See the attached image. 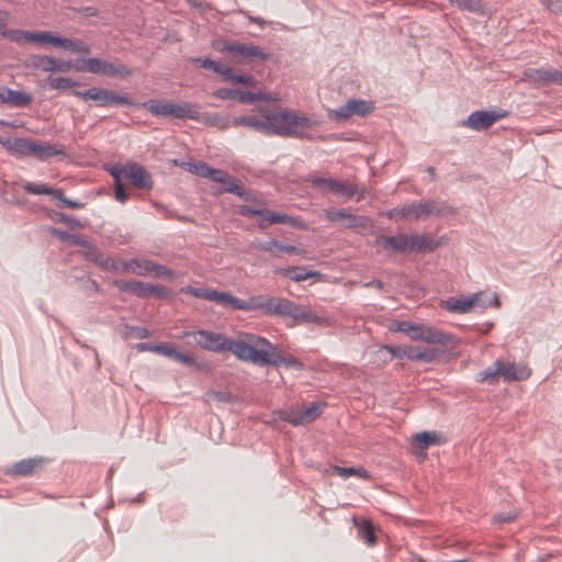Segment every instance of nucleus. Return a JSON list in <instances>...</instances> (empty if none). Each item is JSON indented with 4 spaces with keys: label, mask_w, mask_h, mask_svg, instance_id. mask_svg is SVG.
<instances>
[{
    "label": "nucleus",
    "mask_w": 562,
    "mask_h": 562,
    "mask_svg": "<svg viewBox=\"0 0 562 562\" xmlns=\"http://www.w3.org/2000/svg\"><path fill=\"white\" fill-rule=\"evenodd\" d=\"M191 335L194 337L198 346L207 351H231L238 359L249 361L260 367L291 364L277 346L255 334L241 333L236 339H231L221 333L200 329L194 333L183 331L180 338H186Z\"/></svg>",
    "instance_id": "nucleus-1"
},
{
    "label": "nucleus",
    "mask_w": 562,
    "mask_h": 562,
    "mask_svg": "<svg viewBox=\"0 0 562 562\" xmlns=\"http://www.w3.org/2000/svg\"><path fill=\"white\" fill-rule=\"evenodd\" d=\"M258 115H240L232 120V126H245L265 135L313 139L306 130L318 124L316 120L292 109L280 111L257 105Z\"/></svg>",
    "instance_id": "nucleus-2"
},
{
    "label": "nucleus",
    "mask_w": 562,
    "mask_h": 562,
    "mask_svg": "<svg viewBox=\"0 0 562 562\" xmlns=\"http://www.w3.org/2000/svg\"><path fill=\"white\" fill-rule=\"evenodd\" d=\"M454 209L440 199L412 202L400 207L389 210V218L415 222L426 220L430 216L440 217L446 214H453Z\"/></svg>",
    "instance_id": "nucleus-3"
},
{
    "label": "nucleus",
    "mask_w": 562,
    "mask_h": 562,
    "mask_svg": "<svg viewBox=\"0 0 562 562\" xmlns=\"http://www.w3.org/2000/svg\"><path fill=\"white\" fill-rule=\"evenodd\" d=\"M389 330L403 333L413 340L448 346L453 342V336L436 327L415 324L407 321H389Z\"/></svg>",
    "instance_id": "nucleus-4"
},
{
    "label": "nucleus",
    "mask_w": 562,
    "mask_h": 562,
    "mask_svg": "<svg viewBox=\"0 0 562 562\" xmlns=\"http://www.w3.org/2000/svg\"><path fill=\"white\" fill-rule=\"evenodd\" d=\"M72 94L85 101L91 100L97 106L126 105L135 106L136 102L128 93L120 94L115 90L91 87L87 90H72Z\"/></svg>",
    "instance_id": "nucleus-5"
},
{
    "label": "nucleus",
    "mask_w": 562,
    "mask_h": 562,
    "mask_svg": "<svg viewBox=\"0 0 562 562\" xmlns=\"http://www.w3.org/2000/svg\"><path fill=\"white\" fill-rule=\"evenodd\" d=\"M144 105L155 116H170L173 119H188L193 121H200L201 119L200 105L195 103H162L149 100Z\"/></svg>",
    "instance_id": "nucleus-6"
},
{
    "label": "nucleus",
    "mask_w": 562,
    "mask_h": 562,
    "mask_svg": "<svg viewBox=\"0 0 562 562\" xmlns=\"http://www.w3.org/2000/svg\"><path fill=\"white\" fill-rule=\"evenodd\" d=\"M374 105L371 101L361 99H349L344 105L328 111L329 120L336 123H342L352 116L364 117L371 114Z\"/></svg>",
    "instance_id": "nucleus-7"
},
{
    "label": "nucleus",
    "mask_w": 562,
    "mask_h": 562,
    "mask_svg": "<svg viewBox=\"0 0 562 562\" xmlns=\"http://www.w3.org/2000/svg\"><path fill=\"white\" fill-rule=\"evenodd\" d=\"M16 42L23 41L32 43L40 48H46L48 45L60 47L70 53L89 54L90 49L87 44L81 41H75L70 37H11Z\"/></svg>",
    "instance_id": "nucleus-8"
},
{
    "label": "nucleus",
    "mask_w": 562,
    "mask_h": 562,
    "mask_svg": "<svg viewBox=\"0 0 562 562\" xmlns=\"http://www.w3.org/2000/svg\"><path fill=\"white\" fill-rule=\"evenodd\" d=\"M85 69L91 74L110 78H126L132 75V70L123 64L109 63L95 57L85 60Z\"/></svg>",
    "instance_id": "nucleus-9"
},
{
    "label": "nucleus",
    "mask_w": 562,
    "mask_h": 562,
    "mask_svg": "<svg viewBox=\"0 0 562 562\" xmlns=\"http://www.w3.org/2000/svg\"><path fill=\"white\" fill-rule=\"evenodd\" d=\"M312 187L345 196L347 199L357 198V201H359L361 198L359 188L357 186L349 184L334 178L315 177L312 179Z\"/></svg>",
    "instance_id": "nucleus-10"
},
{
    "label": "nucleus",
    "mask_w": 562,
    "mask_h": 562,
    "mask_svg": "<svg viewBox=\"0 0 562 562\" xmlns=\"http://www.w3.org/2000/svg\"><path fill=\"white\" fill-rule=\"evenodd\" d=\"M508 114L505 110L474 111L467 120L462 122V126L476 132L485 131L495 124L498 120L506 117Z\"/></svg>",
    "instance_id": "nucleus-11"
},
{
    "label": "nucleus",
    "mask_w": 562,
    "mask_h": 562,
    "mask_svg": "<svg viewBox=\"0 0 562 562\" xmlns=\"http://www.w3.org/2000/svg\"><path fill=\"white\" fill-rule=\"evenodd\" d=\"M524 80L540 86H562V71L552 67L527 68L524 71Z\"/></svg>",
    "instance_id": "nucleus-12"
},
{
    "label": "nucleus",
    "mask_w": 562,
    "mask_h": 562,
    "mask_svg": "<svg viewBox=\"0 0 562 562\" xmlns=\"http://www.w3.org/2000/svg\"><path fill=\"white\" fill-rule=\"evenodd\" d=\"M221 49L229 52L232 56L238 60H266L268 58V54H266L259 46L247 45L238 42L225 44Z\"/></svg>",
    "instance_id": "nucleus-13"
},
{
    "label": "nucleus",
    "mask_w": 562,
    "mask_h": 562,
    "mask_svg": "<svg viewBox=\"0 0 562 562\" xmlns=\"http://www.w3.org/2000/svg\"><path fill=\"white\" fill-rule=\"evenodd\" d=\"M443 306L447 311L457 314H465L473 307H481L485 310L487 305L482 301V293H475L468 297L449 299L443 302Z\"/></svg>",
    "instance_id": "nucleus-14"
},
{
    "label": "nucleus",
    "mask_w": 562,
    "mask_h": 562,
    "mask_svg": "<svg viewBox=\"0 0 562 562\" xmlns=\"http://www.w3.org/2000/svg\"><path fill=\"white\" fill-rule=\"evenodd\" d=\"M259 217L260 221L258 223V227L262 231L272 224H289L295 228L305 227L304 223L300 218L286 214H280L268 209H262Z\"/></svg>",
    "instance_id": "nucleus-15"
},
{
    "label": "nucleus",
    "mask_w": 562,
    "mask_h": 562,
    "mask_svg": "<svg viewBox=\"0 0 562 562\" xmlns=\"http://www.w3.org/2000/svg\"><path fill=\"white\" fill-rule=\"evenodd\" d=\"M125 178L138 189L150 190L154 184L150 173L137 162L127 164Z\"/></svg>",
    "instance_id": "nucleus-16"
},
{
    "label": "nucleus",
    "mask_w": 562,
    "mask_h": 562,
    "mask_svg": "<svg viewBox=\"0 0 562 562\" xmlns=\"http://www.w3.org/2000/svg\"><path fill=\"white\" fill-rule=\"evenodd\" d=\"M501 378L504 381H522L530 376L531 370L521 363L498 360Z\"/></svg>",
    "instance_id": "nucleus-17"
},
{
    "label": "nucleus",
    "mask_w": 562,
    "mask_h": 562,
    "mask_svg": "<svg viewBox=\"0 0 562 562\" xmlns=\"http://www.w3.org/2000/svg\"><path fill=\"white\" fill-rule=\"evenodd\" d=\"M0 102L14 108H26L32 103V95L27 92L0 86Z\"/></svg>",
    "instance_id": "nucleus-18"
},
{
    "label": "nucleus",
    "mask_w": 562,
    "mask_h": 562,
    "mask_svg": "<svg viewBox=\"0 0 562 562\" xmlns=\"http://www.w3.org/2000/svg\"><path fill=\"white\" fill-rule=\"evenodd\" d=\"M31 156L37 158L38 160H47L54 156H66L65 147L58 144H49V143H37L33 140L31 148Z\"/></svg>",
    "instance_id": "nucleus-19"
},
{
    "label": "nucleus",
    "mask_w": 562,
    "mask_h": 562,
    "mask_svg": "<svg viewBox=\"0 0 562 562\" xmlns=\"http://www.w3.org/2000/svg\"><path fill=\"white\" fill-rule=\"evenodd\" d=\"M296 312H299V304L292 302L289 299L272 297L271 307L268 311V315H277L280 317H290L294 319Z\"/></svg>",
    "instance_id": "nucleus-20"
},
{
    "label": "nucleus",
    "mask_w": 562,
    "mask_h": 562,
    "mask_svg": "<svg viewBox=\"0 0 562 562\" xmlns=\"http://www.w3.org/2000/svg\"><path fill=\"white\" fill-rule=\"evenodd\" d=\"M213 95L221 100H236L241 104H254L255 94L252 91H243L239 89L220 88L213 92Z\"/></svg>",
    "instance_id": "nucleus-21"
},
{
    "label": "nucleus",
    "mask_w": 562,
    "mask_h": 562,
    "mask_svg": "<svg viewBox=\"0 0 562 562\" xmlns=\"http://www.w3.org/2000/svg\"><path fill=\"white\" fill-rule=\"evenodd\" d=\"M441 245L440 240L435 239L429 234H412L413 252H431Z\"/></svg>",
    "instance_id": "nucleus-22"
},
{
    "label": "nucleus",
    "mask_w": 562,
    "mask_h": 562,
    "mask_svg": "<svg viewBox=\"0 0 562 562\" xmlns=\"http://www.w3.org/2000/svg\"><path fill=\"white\" fill-rule=\"evenodd\" d=\"M114 284L120 291L133 293L140 299L149 297V283H145L138 280H116Z\"/></svg>",
    "instance_id": "nucleus-23"
},
{
    "label": "nucleus",
    "mask_w": 562,
    "mask_h": 562,
    "mask_svg": "<svg viewBox=\"0 0 562 562\" xmlns=\"http://www.w3.org/2000/svg\"><path fill=\"white\" fill-rule=\"evenodd\" d=\"M43 459L41 458H31L23 459L16 463H14L9 473L15 476H29L34 473V471L42 465Z\"/></svg>",
    "instance_id": "nucleus-24"
},
{
    "label": "nucleus",
    "mask_w": 562,
    "mask_h": 562,
    "mask_svg": "<svg viewBox=\"0 0 562 562\" xmlns=\"http://www.w3.org/2000/svg\"><path fill=\"white\" fill-rule=\"evenodd\" d=\"M294 321L297 323L315 324L318 326L330 325V321L328 317L321 316L316 314L314 311L306 308L305 306L302 305H299V312H296Z\"/></svg>",
    "instance_id": "nucleus-25"
},
{
    "label": "nucleus",
    "mask_w": 562,
    "mask_h": 562,
    "mask_svg": "<svg viewBox=\"0 0 562 562\" xmlns=\"http://www.w3.org/2000/svg\"><path fill=\"white\" fill-rule=\"evenodd\" d=\"M272 297H266L262 295L250 296L248 300L240 301L239 311H254L260 310L265 315H268V311L271 307Z\"/></svg>",
    "instance_id": "nucleus-26"
},
{
    "label": "nucleus",
    "mask_w": 562,
    "mask_h": 562,
    "mask_svg": "<svg viewBox=\"0 0 562 562\" xmlns=\"http://www.w3.org/2000/svg\"><path fill=\"white\" fill-rule=\"evenodd\" d=\"M451 4L456 5L461 11L484 15L488 13L486 4L482 0H449Z\"/></svg>",
    "instance_id": "nucleus-27"
},
{
    "label": "nucleus",
    "mask_w": 562,
    "mask_h": 562,
    "mask_svg": "<svg viewBox=\"0 0 562 562\" xmlns=\"http://www.w3.org/2000/svg\"><path fill=\"white\" fill-rule=\"evenodd\" d=\"M412 244V234H398L395 236H389V248L401 252V254H412L413 246Z\"/></svg>",
    "instance_id": "nucleus-28"
},
{
    "label": "nucleus",
    "mask_w": 562,
    "mask_h": 562,
    "mask_svg": "<svg viewBox=\"0 0 562 562\" xmlns=\"http://www.w3.org/2000/svg\"><path fill=\"white\" fill-rule=\"evenodd\" d=\"M222 77L224 81H229L232 83H240L248 87H254L257 83V80L247 75L236 74L232 68L224 67L222 71Z\"/></svg>",
    "instance_id": "nucleus-29"
},
{
    "label": "nucleus",
    "mask_w": 562,
    "mask_h": 562,
    "mask_svg": "<svg viewBox=\"0 0 562 562\" xmlns=\"http://www.w3.org/2000/svg\"><path fill=\"white\" fill-rule=\"evenodd\" d=\"M40 65L45 71H68L72 67L70 61H63L50 56L40 57Z\"/></svg>",
    "instance_id": "nucleus-30"
},
{
    "label": "nucleus",
    "mask_w": 562,
    "mask_h": 562,
    "mask_svg": "<svg viewBox=\"0 0 562 562\" xmlns=\"http://www.w3.org/2000/svg\"><path fill=\"white\" fill-rule=\"evenodd\" d=\"M413 442L419 449H427L440 442V435L436 431H423L413 436Z\"/></svg>",
    "instance_id": "nucleus-31"
},
{
    "label": "nucleus",
    "mask_w": 562,
    "mask_h": 562,
    "mask_svg": "<svg viewBox=\"0 0 562 562\" xmlns=\"http://www.w3.org/2000/svg\"><path fill=\"white\" fill-rule=\"evenodd\" d=\"M501 378L499 362L496 360L492 366L485 368L477 374V381L481 383H487L494 385Z\"/></svg>",
    "instance_id": "nucleus-32"
},
{
    "label": "nucleus",
    "mask_w": 562,
    "mask_h": 562,
    "mask_svg": "<svg viewBox=\"0 0 562 562\" xmlns=\"http://www.w3.org/2000/svg\"><path fill=\"white\" fill-rule=\"evenodd\" d=\"M201 168L202 172L200 177L202 178H206L218 183H226L229 181V175L221 169L211 168L206 162H204V167Z\"/></svg>",
    "instance_id": "nucleus-33"
},
{
    "label": "nucleus",
    "mask_w": 562,
    "mask_h": 562,
    "mask_svg": "<svg viewBox=\"0 0 562 562\" xmlns=\"http://www.w3.org/2000/svg\"><path fill=\"white\" fill-rule=\"evenodd\" d=\"M358 535L369 546H373L376 542L373 525L369 520L362 519L358 527Z\"/></svg>",
    "instance_id": "nucleus-34"
},
{
    "label": "nucleus",
    "mask_w": 562,
    "mask_h": 562,
    "mask_svg": "<svg viewBox=\"0 0 562 562\" xmlns=\"http://www.w3.org/2000/svg\"><path fill=\"white\" fill-rule=\"evenodd\" d=\"M23 189L25 192L30 194H48L53 198L55 196V192L57 191L56 188H52L45 183H34V182H26L23 184Z\"/></svg>",
    "instance_id": "nucleus-35"
},
{
    "label": "nucleus",
    "mask_w": 562,
    "mask_h": 562,
    "mask_svg": "<svg viewBox=\"0 0 562 562\" xmlns=\"http://www.w3.org/2000/svg\"><path fill=\"white\" fill-rule=\"evenodd\" d=\"M200 121H204L206 124L216 126L221 130H226L232 126V121L228 117H223L218 114H202Z\"/></svg>",
    "instance_id": "nucleus-36"
},
{
    "label": "nucleus",
    "mask_w": 562,
    "mask_h": 562,
    "mask_svg": "<svg viewBox=\"0 0 562 562\" xmlns=\"http://www.w3.org/2000/svg\"><path fill=\"white\" fill-rule=\"evenodd\" d=\"M33 139L30 138H15L12 143L11 153L18 156H31Z\"/></svg>",
    "instance_id": "nucleus-37"
},
{
    "label": "nucleus",
    "mask_w": 562,
    "mask_h": 562,
    "mask_svg": "<svg viewBox=\"0 0 562 562\" xmlns=\"http://www.w3.org/2000/svg\"><path fill=\"white\" fill-rule=\"evenodd\" d=\"M331 473L337 474V475L341 476L342 479H348L351 475H358L360 477L368 476V473L363 468H356V467L342 468V467L334 465V467H331Z\"/></svg>",
    "instance_id": "nucleus-38"
},
{
    "label": "nucleus",
    "mask_w": 562,
    "mask_h": 562,
    "mask_svg": "<svg viewBox=\"0 0 562 562\" xmlns=\"http://www.w3.org/2000/svg\"><path fill=\"white\" fill-rule=\"evenodd\" d=\"M284 274L289 277L292 281L301 282L307 280L308 278L317 276L318 273L314 271H305L304 268L293 267L285 269Z\"/></svg>",
    "instance_id": "nucleus-39"
},
{
    "label": "nucleus",
    "mask_w": 562,
    "mask_h": 562,
    "mask_svg": "<svg viewBox=\"0 0 562 562\" xmlns=\"http://www.w3.org/2000/svg\"><path fill=\"white\" fill-rule=\"evenodd\" d=\"M48 86L52 89H69V88L79 87L80 82H78L69 77H56V78L49 79Z\"/></svg>",
    "instance_id": "nucleus-40"
},
{
    "label": "nucleus",
    "mask_w": 562,
    "mask_h": 562,
    "mask_svg": "<svg viewBox=\"0 0 562 562\" xmlns=\"http://www.w3.org/2000/svg\"><path fill=\"white\" fill-rule=\"evenodd\" d=\"M282 419L293 426H304L308 424L307 420H305V416L302 409L286 412L283 414Z\"/></svg>",
    "instance_id": "nucleus-41"
},
{
    "label": "nucleus",
    "mask_w": 562,
    "mask_h": 562,
    "mask_svg": "<svg viewBox=\"0 0 562 562\" xmlns=\"http://www.w3.org/2000/svg\"><path fill=\"white\" fill-rule=\"evenodd\" d=\"M54 199H56L60 202V206L68 207L71 210H79V209L85 207V205H86L82 202L69 200L68 198H66L64 195L61 189H57V191L55 192Z\"/></svg>",
    "instance_id": "nucleus-42"
},
{
    "label": "nucleus",
    "mask_w": 562,
    "mask_h": 562,
    "mask_svg": "<svg viewBox=\"0 0 562 562\" xmlns=\"http://www.w3.org/2000/svg\"><path fill=\"white\" fill-rule=\"evenodd\" d=\"M324 405L321 403L313 402L307 407H305L303 411L305 420H307L308 424L314 422L323 412Z\"/></svg>",
    "instance_id": "nucleus-43"
},
{
    "label": "nucleus",
    "mask_w": 562,
    "mask_h": 562,
    "mask_svg": "<svg viewBox=\"0 0 562 562\" xmlns=\"http://www.w3.org/2000/svg\"><path fill=\"white\" fill-rule=\"evenodd\" d=\"M206 401H216L220 403L233 402V395L228 392L210 390L205 393Z\"/></svg>",
    "instance_id": "nucleus-44"
},
{
    "label": "nucleus",
    "mask_w": 562,
    "mask_h": 562,
    "mask_svg": "<svg viewBox=\"0 0 562 562\" xmlns=\"http://www.w3.org/2000/svg\"><path fill=\"white\" fill-rule=\"evenodd\" d=\"M131 265L142 269L140 271L137 272L139 276L154 273L155 269L157 267V263H155L150 260H138V259H133L131 261Z\"/></svg>",
    "instance_id": "nucleus-45"
},
{
    "label": "nucleus",
    "mask_w": 562,
    "mask_h": 562,
    "mask_svg": "<svg viewBox=\"0 0 562 562\" xmlns=\"http://www.w3.org/2000/svg\"><path fill=\"white\" fill-rule=\"evenodd\" d=\"M195 64H198L201 68L212 70L222 76V71L224 69L223 66H220L216 61L211 58H195L193 59Z\"/></svg>",
    "instance_id": "nucleus-46"
},
{
    "label": "nucleus",
    "mask_w": 562,
    "mask_h": 562,
    "mask_svg": "<svg viewBox=\"0 0 562 562\" xmlns=\"http://www.w3.org/2000/svg\"><path fill=\"white\" fill-rule=\"evenodd\" d=\"M240 301H241V299H239V297H236L226 292H221L217 303L222 304L224 306H232L234 310L239 311Z\"/></svg>",
    "instance_id": "nucleus-47"
},
{
    "label": "nucleus",
    "mask_w": 562,
    "mask_h": 562,
    "mask_svg": "<svg viewBox=\"0 0 562 562\" xmlns=\"http://www.w3.org/2000/svg\"><path fill=\"white\" fill-rule=\"evenodd\" d=\"M85 256L90 261H93V262H95L98 265H101V266L104 265V257H103V255L99 251V249L97 247H94L92 245H90L86 249Z\"/></svg>",
    "instance_id": "nucleus-48"
},
{
    "label": "nucleus",
    "mask_w": 562,
    "mask_h": 562,
    "mask_svg": "<svg viewBox=\"0 0 562 562\" xmlns=\"http://www.w3.org/2000/svg\"><path fill=\"white\" fill-rule=\"evenodd\" d=\"M366 218L363 216H359L356 214H351L348 212L346 220L344 221V227L346 228H356L363 226Z\"/></svg>",
    "instance_id": "nucleus-49"
},
{
    "label": "nucleus",
    "mask_w": 562,
    "mask_h": 562,
    "mask_svg": "<svg viewBox=\"0 0 562 562\" xmlns=\"http://www.w3.org/2000/svg\"><path fill=\"white\" fill-rule=\"evenodd\" d=\"M348 212L346 210H326L325 216L330 222H340L344 225V221L347 217Z\"/></svg>",
    "instance_id": "nucleus-50"
},
{
    "label": "nucleus",
    "mask_w": 562,
    "mask_h": 562,
    "mask_svg": "<svg viewBox=\"0 0 562 562\" xmlns=\"http://www.w3.org/2000/svg\"><path fill=\"white\" fill-rule=\"evenodd\" d=\"M126 169H127V165L126 166L114 165L111 168H109V172L114 179V184L123 182L122 178L126 177Z\"/></svg>",
    "instance_id": "nucleus-51"
},
{
    "label": "nucleus",
    "mask_w": 562,
    "mask_h": 562,
    "mask_svg": "<svg viewBox=\"0 0 562 562\" xmlns=\"http://www.w3.org/2000/svg\"><path fill=\"white\" fill-rule=\"evenodd\" d=\"M171 359H173L177 362H180L182 364H186V366H194L195 364V360L191 355L180 352L177 349H175V352H173V356Z\"/></svg>",
    "instance_id": "nucleus-52"
},
{
    "label": "nucleus",
    "mask_w": 562,
    "mask_h": 562,
    "mask_svg": "<svg viewBox=\"0 0 562 562\" xmlns=\"http://www.w3.org/2000/svg\"><path fill=\"white\" fill-rule=\"evenodd\" d=\"M169 295H170V292L167 290L166 286L155 285V284L149 283V297L154 296V297L162 299V297H167Z\"/></svg>",
    "instance_id": "nucleus-53"
},
{
    "label": "nucleus",
    "mask_w": 562,
    "mask_h": 562,
    "mask_svg": "<svg viewBox=\"0 0 562 562\" xmlns=\"http://www.w3.org/2000/svg\"><path fill=\"white\" fill-rule=\"evenodd\" d=\"M175 347L168 342L155 345V353L164 355L168 358H172Z\"/></svg>",
    "instance_id": "nucleus-54"
},
{
    "label": "nucleus",
    "mask_w": 562,
    "mask_h": 562,
    "mask_svg": "<svg viewBox=\"0 0 562 562\" xmlns=\"http://www.w3.org/2000/svg\"><path fill=\"white\" fill-rule=\"evenodd\" d=\"M254 94H255V103L259 102V101L277 102L279 100L278 93H274V92L266 93V92L258 91V92H254Z\"/></svg>",
    "instance_id": "nucleus-55"
},
{
    "label": "nucleus",
    "mask_w": 562,
    "mask_h": 562,
    "mask_svg": "<svg viewBox=\"0 0 562 562\" xmlns=\"http://www.w3.org/2000/svg\"><path fill=\"white\" fill-rule=\"evenodd\" d=\"M277 250L285 252V254H290V255H303L305 252V250H303L301 248H297L292 245L282 244L279 240H278Z\"/></svg>",
    "instance_id": "nucleus-56"
},
{
    "label": "nucleus",
    "mask_w": 562,
    "mask_h": 562,
    "mask_svg": "<svg viewBox=\"0 0 562 562\" xmlns=\"http://www.w3.org/2000/svg\"><path fill=\"white\" fill-rule=\"evenodd\" d=\"M262 209H256L251 205H241L239 209V214L246 217H259L261 215Z\"/></svg>",
    "instance_id": "nucleus-57"
},
{
    "label": "nucleus",
    "mask_w": 562,
    "mask_h": 562,
    "mask_svg": "<svg viewBox=\"0 0 562 562\" xmlns=\"http://www.w3.org/2000/svg\"><path fill=\"white\" fill-rule=\"evenodd\" d=\"M115 199L124 203L128 199V193L123 182L114 184Z\"/></svg>",
    "instance_id": "nucleus-58"
},
{
    "label": "nucleus",
    "mask_w": 562,
    "mask_h": 562,
    "mask_svg": "<svg viewBox=\"0 0 562 562\" xmlns=\"http://www.w3.org/2000/svg\"><path fill=\"white\" fill-rule=\"evenodd\" d=\"M224 191L236 194L244 200H248V193L246 189L240 184H232V188H224Z\"/></svg>",
    "instance_id": "nucleus-59"
},
{
    "label": "nucleus",
    "mask_w": 562,
    "mask_h": 562,
    "mask_svg": "<svg viewBox=\"0 0 562 562\" xmlns=\"http://www.w3.org/2000/svg\"><path fill=\"white\" fill-rule=\"evenodd\" d=\"M414 358H417V360L430 362L436 358V351L434 349H423L416 356H413Z\"/></svg>",
    "instance_id": "nucleus-60"
},
{
    "label": "nucleus",
    "mask_w": 562,
    "mask_h": 562,
    "mask_svg": "<svg viewBox=\"0 0 562 562\" xmlns=\"http://www.w3.org/2000/svg\"><path fill=\"white\" fill-rule=\"evenodd\" d=\"M154 274L156 277H160V278H165V279H172L175 277V272L171 269H169L165 266L158 265V263H157Z\"/></svg>",
    "instance_id": "nucleus-61"
},
{
    "label": "nucleus",
    "mask_w": 562,
    "mask_h": 562,
    "mask_svg": "<svg viewBox=\"0 0 562 562\" xmlns=\"http://www.w3.org/2000/svg\"><path fill=\"white\" fill-rule=\"evenodd\" d=\"M183 167L187 171L198 175V176H201V172H202L201 167H204V162L203 161L184 162Z\"/></svg>",
    "instance_id": "nucleus-62"
},
{
    "label": "nucleus",
    "mask_w": 562,
    "mask_h": 562,
    "mask_svg": "<svg viewBox=\"0 0 562 562\" xmlns=\"http://www.w3.org/2000/svg\"><path fill=\"white\" fill-rule=\"evenodd\" d=\"M278 240L272 238L267 241L259 243L256 248L262 251L272 252L273 249H277Z\"/></svg>",
    "instance_id": "nucleus-63"
},
{
    "label": "nucleus",
    "mask_w": 562,
    "mask_h": 562,
    "mask_svg": "<svg viewBox=\"0 0 562 562\" xmlns=\"http://www.w3.org/2000/svg\"><path fill=\"white\" fill-rule=\"evenodd\" d=\"M542 3L552 12L562 13V0H542Z\"/></svg>",
    "instance_id": "nucleus-64"
}]
</instances>
